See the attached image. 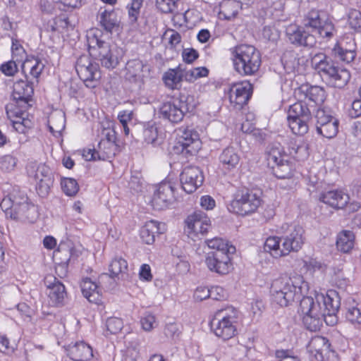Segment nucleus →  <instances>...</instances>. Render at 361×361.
<instances>
[{
  "instance_id": "obj_55",
  "label": "nucleus",
  "mask_w": 361,
  "mask_h": 361,
  "mask_svg": "<svg viewBox=\"0 0 361 361\" xmlns=\"http://www.w3.org/2000/svg\"><path fill=\"white\" fill-rule=\"evenodd\" d=\"M106 326L107 331L116 334L123 329V322L121 318L113 317L107 319Z\"/></svg>"
},
{
  "instance_id": "obj_5",
  "label": "nucleus",
  "mask_w": 361,
  "mask_h": 361,
  "mask_svg": "<svg viewBox=\"0 0 361 361\" xmlns=\"http://www.w3.org/2000/svg\"><path fill=\"white\" fill-rule=\"evenodd\" d=\"M260 197L247 188L238 189L233 195V199L228 205L229 212L246 216L255 212L260 206Z\"/></svg>"
},
{
  "instance_id": "obj_23",
  "label": "nucleus",
  "mask_w": 361,
  "mask_h": 361,
  "mask_svg": "<svg viewBox=\"0 0 361 361\" xmlns=\"http://www.w3.org/2000/svg\"><path fill=\"white\" fill-rule=\"evenodd\" d=\"M178 145L182 147V152L195 153L200 147L198 133L192 128H180L178 130Z\"/></svg>"
},
{
  "instance_id": "obj_12",
  "label": "nucleus",
  "mask_w": 361,
  "mask_h": 361,
  "mask_svg": "<svg viewBox=\"0 0 361 361\" xmlns=\"http://www.w3.org/2000/svg\"><path fill=\"white\" fill-rule=\"evenodd\" d=\"M75 71L87 87H96L101 78L98 64L93 62L88 55H82L77 59Z\"/></svg>"
},
{
  "instance_id": "obj_37",
  "label": "nucleus",
  "mask_w": 361,
  "mask_h": 361,
  "mask_svg": "<svg viewBox=\"0 0 361 361\" xmlns=\"http://www.w3.org/2000/svg\"><path fill=\"white\" fill-rule=\"evenodd\" d=\"M350 79V73L347 69L336 66L326 81L331 86L343 88L348 84Z\"/></svg>"
},
{
  "instance_id": "obj_27",
  "label": "nucleus",
  "mask_w": 361,
  "mask_h": 361,
  "mask_svg": "<svg viewBox=\"0 0 361 361\" xmlns=\"http://www.w3.org/2000/svg\"><path fill=\"white\" fill-rule=\"evenodd\" d=\"M311 64L321 77L326 80L336 67L334 63L324 53L315 54L311 59Z\"/></svg>"
},
{
  "instance_id": "obj_17",
  "label": "nucleus",
  "mask_w": 361,
  "mask_h": 361,
  "mask_svg": "<svg viewBox=\"0 0 361 361\" xmlns=\"http://www.w3.org/2000/svg\"><path fill=\"white\" fill-rule=\"evenodd\" d=\"M180 180L183 190L187 193H192L202 185L204 176L199 167L188 166L180 174Z\"/></svg>"
},
{
  "instance_id": "obj_48",
  "label": "nucleus",
  "mask_w": 361,
  "mask_h": 361,
  "mask_svg": "<svg viewBox=\"0 0 361 361\" xmlns=\"http://www.w3.org/2000/svg\"><path fill=\"white\" fill-rule=\"evenodd\" d=\"M51 30L53 31L63 32L69 30H73L74 26L71 23L68 18L66 15L63 14L56 16L54 19L53 24L51 25Z\"/></svg>"
},
{
  "instance_id": "obj_35",
  "label": "nucleus",
  "mask_w": 361,
  "mask_h": 361,
  "mask_svg": "<svg viewBox=\"0 0 361 361\" xmlns=\"http://www.w3.org/2000/svg\"><path fill=\"white\" fill-rule=\"evenodd\" d=\"M81 290L83 296L89 302L97 304L101 301V293L98 286L90 279H83L81 283Z\"/></svg>"
},
{
  "instance_id": "obj_52",
  "label": "nucleus",
  "mask_w": 361,
  "mask_h": 361,
  "mask_svg": "<svg viewBox=\"0 0 361 361\" xmlns=\"http://www.w3.org/2000/svg\"><path fill=\"white\" fill-rule=\"evenodd\" d=\"M348 23L350 28L355 32H361V12L356 9H351L348 13Z\"/></svg>"
},
{
  "instance_id": "obj_43",
  "label": "nucleus",
  "mask_w": 361,
  "mask_h": 361,
  "mask_svg": "<svg viewBox=\"0 0 361 361\" xmlns=\"http://www.w3.org/2000/svg\"><path fill=\"white\" fill-rule=\"evenodd\" d=\"M44 68V64L38 59L32 57L27 59L23 66V70L29 73L34 78H38Z\"/></svg>"
},
{
  "instance_id": "obj_2",
  "label": "nucleus",
  "mask_w": 361,
  "mask_h": 361,
  "mask_svg": "<svg viewBox=\"0 0 361 361\" xmlns=\"http://www.w3.org/2000/svg\"><path fill=\"white\" fill-rule=\"evenodd\" d=\"M233 67L241 75H253L261 66V54L252 45L241 44L230 49Z\"/></svg>"
},
{
  "instance_id": "obj_32",
  "label": "nucleus",
  "mask_w": 361,
  "mask_h": 361,
  "mask_svg": "<svg viewBox=\"0 0 361 361\" xmlns=\"http://www.w3.org/2000/svg\"><path fill=\"white\" fill-rule=\"evenodd\" d=\"M164 229V224L151 220L146 222L142 227L140 230V238L146 244L152 245L155 240L156 235L162 233Z\"/></svg>"
},
{
  "instance_id": "obj_22",
  "label": "nucleus",
  "mask_w": 361,
  "mask_h": 361,
  "mask_svg": "<svg viewBox=\"0 0 361 361\" xmlns=\"http://www.w3.org/2000/svg\"><path fill=\"white\" fill-rule=\"evenodd\" d=\"M44 284L47 288L49 305L51 306L63 305L67 295L63 284L53 276H46Z\"/></svg>"
},
{
  "instance_id": "obj_44",
  "label": "nucleus",
  "mask_w": 361,
  "mask_h": 361,
  "mask_svg": "<svg viewBox=\"0 0 361 361\" xmlns=\"http://www.w3.org/2000/svg\"><path fill=\"white\" fill-rule=\"evenodd\" d=\"M183 74L181 69L178 67L176 69H170L163 75V80L169 88L175 89L182 80Z\"/></svg>"
},
{
  "instance_id": "obj_50",
  "label": "nucleus",
  "mask_w": 361,
  "mask_h": 361,
  "mask_svg": "<svg viewBox=\"0 0 361 361\" xmlns=\"http://www.w3.org/2000/svg\"><path fill=\"white\" fill-rule=\"evenodd\" d=\"M61 185L63 191L68 196L75 195L79 190L78 184L74 178H63L61 180Z\"/></svg>"
},
{
  "instance_id": "obj_28",
  "label": "nucleus",
  "mask_w": 361,
  "mask_h": 361,
  "mask_svg": "<svg viewBox=\"0 0 361 361\" xmlns=\"http://www.w3.org/2000/svg\"><path fill=\"white\" fill-rule=\"evenodd\" d=\"M188 228L195 233H207L211 227L209 219L202 212H195L186 219Z\"/></svg>"
},
{
  "instance_id": "obj_7",
  "label": "nucleus",
  "mask_w": 361,
  "mask_h": 361,
  "mask_svg": "<svg viewBox=\"0 0 361 361\" xmlns=\"http://www.w3.org/2000/svg\"><path fill=\"white\" fill-rule=\"evenodd\" d=\"M302 24L306 29H310L312 34L316 32L322 38L332 37L335 30L332 21L326 13L316 9H312L305 15Z\"/></svg>"
},
{
  "instance_id": "obj_15",
  "label": "nucleus",
  "mask_w": 361,
  "mask_h": 361,
  "mask_svg": "<svg viewBox=\"0 0 361 361\" xmlns=\"http://www.w3.org/2000/svg\"><path fill=\"white\" fill-rule=\"evenodd\" d=\"M286 36L290 44L297 47H313L317 43L314 34L307 31L304 26L296 24L286 27Z\"/></svg>"
},
{
  "instance_id": "obj_29",
  "label": "nucleus",
  "mask_w": 361,
  "mask_h": 361,
  "mask_svg": "<svg viewBox=\"0 0 361 361\" xmlns=\"http://www.w3.org/2000/svg\"><path fill=\"white\" fill-rule=\"evenodd\" d=\"M97 20L106 32L110 33L112 32L115 27L119 26L120 23L115 11H109L105 8H99L97 16Z\"/></svg>"
},
{
  "instance_id": "obj_31",
  "label": "nucleus",
  "mask_w": 361,
  "mask_h": 361,
  "mask_svg": "<svg viewBox=\"0 0 361 361\" xmlns=\"http://www.w3.org/2000/svg\"><path fill=\"white\" fill-rule=\"evenodd\" d=\"M219 160L222 169L230 171L238 168L240 156L234 147H228L220 154Z\"/></svg>"
},
{
  "instance_id": "obj_40",
  "label": "nucleus",
  "mask_w": 361,
  "mask_h": 361,
  "mask_svg": "<svg viewBox=\"0 0 361 361\" xmlns=\"http://www.w3.org/2000/svg\"><path fill=\"white\" fill-rule=\"evenodd\" d=\"M355 236L352 231H344L340 233L337 237V249L343 252H348L354 245Z\"/></svg>"
},
{
  "instance_id": "obj_46",
  "label": "nucleus",
  "mask_w": 361,
  "mask_h": 361,
  "mask_svg": "<svg viewBox=\"0 0 361 361\" xmlns=\"http://www.w3.org/2000/svg\"><path fill=\"white\" fill-rule=\"evenodd\" d=\"M339 122L338 119H331L329 123L317 127V131L323 137L331 139L334 137L338 132Z\"/></svg>"
},
{
  "instance_id": "obj_63",
  "label": "nucleus",
  "mask_w": 361,
  "mask_h": 361,
  "mask_svg": "<svg viewBox=\"0 0 361 361\" xmlns=\"http://www.w3.org/2000/svg\"><path fill=\"white\" fill-rule=\"evenodd\" d=\"M209 290L210 298L215 300H221L225 298V291L223 288L220 286L212 287Z\"/></svg>"
},
{
  "instance_id": "obj_53",
  "label": "nucleus",
  "mask_w": 361,
  "mask_h": 361,
  "mask_svg": "<svg viewBox=\"0 0 361 361\" xmlns=\"http://www.w3.org/2000/svg\"><path fill=\"white\" fill-rule=\"evenodd\" d=\"M140 324L145 331H150L157 325L155 316L149 312H145L141 317Z\"/></svg>"
},
{
  "instance_id": "obj_16",
  "label": "nucleus",
  "mask_w": 361,
  "mask_h": 361,
  "mask_svg": "<svg viewBox=\"0 0 361 361\" xmlns=\"http://www.w3.org/2000/svg\"><path fill=\"white\" fill-rule=\"evenodd\" d=\"M307 348L317 361L336 360V353L331 349V344L325 337L317 336L312 338Z\"/></svg>"
},
{
  "instance_id": "obj_1",
  "label": "nucleus",
  "mask_w": 361,
  "mask_h": 361,
  "mask_svg": "<svg viewBox=\"0 0 361 361\" xmlns=\"http://www.w3.org/2000/svg\"><path fill=\"white\" fill-rule=\"evenodd\" d=\"M308 285L303 277L294 274L274 279L271 285V299L280 307H288L298 302L307 293Z\"/></svg>"
},
{
  "instance_id": "obj_8",
  "label": "nucleus",
  "mask_w": 361,
  "mask_h": 361,
  "mask_svg": "<svg viewBox=\"0 0 361 361\" xmlns=\"http://www.w3.org/2000/svg\"><path fill=\"white\" fill-rule=\"evenodd\" d=\"M299 310L303 314L302 322L307 329L317 331L324 321V313H322L321 305L315 302L312 297H303L300 300Z\"/></svg>"
},
{
  "instance_id": "obj_24",
  "label": "nucleus",
  "mask_w": 361,
  "mask_h": 361,
  "mask_svg": "<svg viewBox=\"0 0 361 361\" xmlns=\"http://www.w3.org/2000/svg\"><path fill=\"white\" fill-rule=\"evenodd\" d=\"M319 200L336 209H342L348 204L350 196L342 190H330L320 193Z\"/></svg>"
},
{
  "instance_id": "obj_47",
  "label": "nucleus",
  "mask_w": 361,
  "mask_h": 361,
  "mask_svg": "<svg viewBox=\"0 0 361 361\" xmlns=\"http://www.w3.org/2000/svg\"><path fill=\"white\" fill-rule=\"evenodd\" d=\"M128 269L127 261L121 257H116L109 264V271L111 277L118 276L126 272Z\"/></svg>"
},
{
  "instance_id": "obj_11",
  "label": "nucleus",
  "mask_w": 361,
  "mask_h": 361,
  "mask_svg": "<svg viewBox=\"0 0 361 361\" xmlns=\"http://www.w3.org/2000/svg\"><path fill=\"white\" fill-rule=\"evenodd\" d=\"M282 234V247L285 256L291 252H298L304 244V229L298 224H283L279 229Z\"/></svg>"
},
{
  "instance_id": "obj_34",
  "label": "nucleus",
  "mask_w": 361,
  "mask_h": 361,
  "mask_svg": "<svg viewBox=\"0 0 361 361\" xmlns=\"http://www.w3.org/2000/svg\"><path fill=\"white\" fill-rule=\"evenodd\" d=\"M142 61L140 59H133L126 64V78L132 82H142L144 78V68Z\"/></svg>"
},
{
  "instance_id": "obj_57",
  "label": "nucleus",
  "mask_w": 361,
  "mask_h": 361,
  "mask_svg": "<svg viewBox=\"0 0 361 361\" xmlns=\"http://www.w3.org/2000/svg\"><path fill=\"white\" fill-rule=\"evenodd\" d=\"M315 118L317 120L316 128L323 126L331 121V119H337L336 118L326 113L324 109H317L315 113Z\"/></svg>"
},
{
  "instance_id": "obj_25",
  "label": "nucleus",
  "mask_w": 361,
  "mask_h": 361,
  "mask_svg": "<svg viewBox=\"0 0 361 361\" xmlns=\"http://www.w3.org/2000/svg\"><path fill=\"white\" fill-rule=\"evenodd\" d=\"M6 216L11 219L23 221L33 222L37 217V210L34 204H25L11 207L8 211H4Z\"/></svg>"
},
{
  "instance_id": "obj_62",
  "label": "nucleus",
  "mask_w": 361,
  "mask_h": 361,
  "mask_svg": "<svg viewBox=\"0 0 361 361\" xmlns=\"http://www.w3.org/2000/svg\"><path fill=\"white\" fill-rule=\"evenodd\" d=\"M198 56L197 51L194 49H185L182 53L183 59L187 63H192Z\"/></svg>"
},
{
  "instance_id": "obj_21",
  "label": "nucleus",
  "mask_w": 361,
  "mask_h": 361,
  "mask_svg": "<svg viewBox=\"0 0 361 361\" xmlns=\"http://www.w3.org/2000/svg\"><path fill=\"white\" fill-rule=\"evenodd\" d=\"M33 94V86L29 82L20 80L13 84L12 97L16 102L15 105L19 106L22 109L20 111L25 110L30 106L29 102ZM20 114H23V112Z\"/></svg>"
},
{
  "instance_id": "obj_59",
  "label": "nucleus",
  "mask_w": 361,
  "mask_h": 361,
  "mask_svg": "<svg viewBox=\"0 0 361 361\" xmlns=\"http://www.w3.org/2000/svg\"><path fill=\"white\" fill-rule=\"evenodd\" d=\"M164 37L169 38V44L171 48H175L180 42V35L174 30H168L164 33Z\"/></svg>"
},
{
  "instance_id": "obj_42",
  "label": "nucleus",
  "mask_w": 361,
  "mask_h": 361,
  "mask_svg": "<svg viewBox=\"0 0 361 361\" xmlns=\"http://www.w3.org/2000/svg\"><path fill=\"white\" fill-rule=\"evenodd\" d=\"M281 241V238L279 237H268L264 244V250L269 252L275 258L285 256V254L283 252V247L281 248L280 247Z\"/></svg>"
},
{
  "instance_id": "obj_36",
  "label": "nucleus",
  "mask_w": 361,
  "mask_h": 361,
  "mask_svg": "<svg viewBox=\"0 0 361 361\" xmlns=\"http://www.w3.org/2000/svg\"><path fill=\"white\" fill-rule=\"evenodd\" d=\"M266 158L269 166L271 168L277 164L281 160L288 158L280 143H272L267 148Z\"/></svg>"
},
{
  "instance_id": "obj_45",
  "label": "nucleus",
  "mask_w": 361,
  "mask_h": 361,
  "mask_svg": "<svg viewBox=\"0 0 361 361\" xmlns=\"http://www.w3.org/2000/svg\"><path fill=\"white\" fill-rule=\"evenodd\" d=\"M142 4L143 0H131V1L127 4L128 19L130 25H135L137 22Z\"/></svg>"
},
{
  "instance_id": "obj_56",
  "label": "nucleus",
  "mask_w": 361,
  "mask_h": 361,
  "mask_svg": "<svg viewBox=\"0 0 361 361\" xmlns=\"http://www.w3.org/2000/svg\"><path fill=\"white\" fill-rule=\"evenodd\" d=\"M346 319L351 324H361V311L356 307H352L347 309L345 312Z\"/></svg>"
},
{
  "instance_id": "obj_19",
  "label": "nucleus",
  "mask_w": 361,
  "mask_h": 361,
  "mask_svg": "<svg viewBox=\"0 0 361 361\" xmlns=\"http://www.w3.org/2000/svg\"><path fill=\"white\" fill-rule=\"evenodd\" d=\"M174 200V186L171 182L163 181L154 193L152 204L155 209L168 208Z\"/></svg>"
},
{
  "instance_id": "obj_13",
  "label": "nucleus",
  "mask_w": 361,
  "mask_h": 361,
  "mask_svg": "<svg viewBox=\"0 0 361 361\" xmlns=\"http://www.w3.org/2000/svg\"><path fill=\"white\" fill-rule=\"evenodd\" d=\"M315 302L321 305L322 313H324V322L329 326H334L338 322L337 312L340 307L339 298L334 291H331L326 295L323 294L317 295Z\"/></svg>"
},
{
  "instance_id": "obj_64",
  "label": "nucleus",
  "mask_w": 361,
  "mask_h": 361,
  "mask_svg": "<svg viewBox=\"0 0 361 361\" xmlns=\"http://www.w3.org/2000/svg\"><path fill=\"white\" fill-rule=\"evenodd\" d=\"M352 108L349 111V115L352 118H357L361 116V99H355L351 105Z\"/></svg>"
},
{
  "instance_id": "obj_20",
  "label": "nucleus",
  "mask_w": 361,
  "mask_h": 361,
  "mask_svg": "<svg viewBox=\"0 0 361 361\" xmlns=\"http://www.w3.org/2000/svg\"><path fill=\"white\" fill-rule=\"evenodd\" d=\"M251 95L252 85L248 82L233 84L228 90L230 103L238 110L241 109L247 103Z\"/></svg>"
},
{
  "instance_id": "obj_14",
  "label": "nucleus",
  "mask_w": 361,
  "mask_h": 361,
  "mask_svg": "<svg viewBox=\"0 0 361 361\" xmlns=\"http://www.w3.org/2000/svg\"><path fill=\"white\" fill-rule=\"evenodd\" d=\"M298 102H304L308 106H312V114L321 106L326 99V91L323 87L308 84L302 85L298 90Z\"/></svg>"
},
{
  "instance_id": "obj_9",
  "label": "nucleus",
  "mask_w": 361,
  "mask_h": 361,
  "mask_svg": "<svg viewBox=\"0 0 361 361\" xmlns=\"http://www.w3.org/2000/svg\"><path fill=\"white\" fill-rule=\"evenodd\" d=\"M27 175L36 180V190L41 197L49 194L54 183V176L50 168L44 164L30 161L26 166Z\"/></svg>"
},
{
  "instance_id": "obj_49",
  "label": "nucleus",
  "mask_w": 361,
  "mask_h": 361,
  "mask_svg": "<svg viewBox=\"0 0 361 361\" xmlns=\"http://www.w3.org/2000/svg\"><path fill=\"white\" fill-rule=\"evenodd\" d=\"M180 0H156V6L164 13L177 12Z\"/></svg>"
},
{
  "instance_id": "obj_39",
  "label": "nucleus",
  "mask_w": 361,
  "mask_h": 361,
  "mask_svg": "<svg viewBox=\"0 0 361 361\" xmlns=\"http://www.w3.org/2000/svg\"><path fill=\"white\" fill-rule=\"evenodd\" d=\"M205 243L209 248L215 250L214 252H221L227 255L233 254L235 252V247L221 238L208 239L205 241Z\"/></svg>"
},
{
  "instance_id": "obj_60",
  "label": "nucleus",
  "mask_w": 361,
  "mask_h": 361,
  "mask_svg": "<svg viewBox=\"0 0 361 361\" xmlns=\"http://www.w3.org/2000/svg\"><path fill=\"white\" fill-rule=\"evenodd\" d=\"M0 70L7 76H13L18 72V66L15 61H9L2 64Z\"/></svg>"
},
{
  "instance_id": "obj_61",
  "label": "nucleus",
  "mask_w": 361,
  "mask_h": 361,
  "mask_svg": "<svg viewBox=\"0 0 361 361\" xmlns=\"http://www.w3.org/2000/svg\"><path fill=\"white\" fill-rule=\"evenodd\" d=\"M116 133L111 128H104L101 132L100 141H109V142H116Z\"/></svg>"
},
{
  "instance_id": "obj_51",
  "label": "nucleus",
  "mask_w": 361,
  "mask_h": 361,
  "mask_svg": "<svg viewBox=\"0 0 361 361\" xmlns=\"http://www.w3.org/2000/svg\"><path fill=\"white\" fill-rule=\"evenodd\" d=\"M209 71L205 67H197L188 70L185 73V78L187 81L194 82L198 78L206 77Z\"/></svg>"
},
{
  "instance_id": "obj_4",
  "label": "nucleus",
  "mask_w": 361,
  "mask_h": 361,
  "mask_svg": "<svg viewBox=\"0 0 361 361\" xmlns=\"http://www.w3.org/2000/svg\"><path fill=\"white\" fill-rule=\"evenodd\" d=\"M238 311L233 307L218 310L209 322L213 333L224 341L233 338L237 331Z\"/></svg>"
},
{
  "instance_id": "obj_41",
  "label": "nucleus",
  "mask_w": 361,
  "mask_h": 361,
  "mask_svg": "<svg viewBox=\"0 0 361 361\" xmlns=\"http://www.w3.org/2000/svg\"><path fill=\"white\" fill-rule=\"evenodd\" d=\"M273 173L280 179L290 178L293 176V166L288 161V158L280 161L277 164L271 167Z\"/></svg>"
},
{
  "instance_id": "obj_18",
  "label": "nucleus",
  "mask_w": 361,
  "mask_h": 361,
  "mask_svg": "<svg viewBox=\"0 0 361 361\" xmlns=\"http://www.w3.org/2000/svg\"><path fill=\"white\" fill-rule=\"evenodd\" d=\"M204 262L209 271L220 275L228 274L232 267L229 255L221 252H208Z\"/></svg>"
},
{
  "instance_id": "obj_33",
  "label": "nucleus",
  "mask_w": 361,
  "mask_h": 361,
  "mask_svg": "<svg viewBox=\"0 0 361 361\" xmlns=\"http://www.w3.org/2000/svg\"><path fill=\"white\" fill-rule=\"evenodd\" d=\"M68 352L70 357L75 361H87L93 356L92 348L83 341L69 345Z\"/></svg>"
},
{
  "instance_id": "obj_10",
  "label": "nucleus",
  "mask_w": 361,
  "mask_h": 361,
  "mask_svg": "<svg viewBox=\"0 0 361 361\" xmlns=\"http://www.w3.org/2000/svg\"><path fill=\"white\" fill-rule=\"evenodd\" d=\"M188 99L182 97L163 102L159 109V117L172 123L180 122L185 114L192 109V106L188 103Z\"/></svg>"
},
{
  "instance_id": "obj_30",
  "label": "nucleus",
  "mask_w": 361,
  "mask_h": 361,
  "mask_svg": "<svg viewBox=\"0 0 361 361\" xmlns=\"http://www.w3.org/2000/svg\"><path fill=\"white\" fill-rule=\"evenodd\" d=\"M25 204H31L29 202L26 194L18 188H14L8 195L3 198L0 207L3 211H8L11 207Z\"/></svg>"
},
{
  "instance_id": "obj_38",
  "label": "nucleus",
  "mask_w": 361,
  "mask_h": 361,
  "mask_svg": "<svg viewBox=\"0 0 361 361\" xmlns=\"http://www.w3.org/2000/svg\"><path fill=\"white\" fill-rule=\"evenodd\" d=\"M118 151L116 142L109 141H99L97 145L99 160H107L113 158Z\"/></svg>"
},
{
  "instance_id": "obj_54",
  "label": "nucleus",
  "mask_w": 361,
  "mask_h": 361,
  "mask_svg": "<svg viewBox=\"0 0 361 361\" xmlns=\"http://www.w3.org/2000/svg\"><path fill=\"white\" fill-rule=\"evenodd\" d=\"M237 3L233 0H228L221 5V13H223L226 18H231L236 15Z\"/></svg>"
},
{
  "instance_id": "obj_58",
  "label": "nucleus",
  "mask_w": 361,
  "mask_h": 361,
  "mask_svg": "<svg viewBox=\"0 0 361 361\" xmlns=\"http://www.w3.org/2000/svg\"><path fill=\"white\" fill-rule=\"evenodd\" d=\"M16 165V159L12 155L8 154L2 157L0 160L1 170L9 172L14 169Z\"/></svg>"
},
{
  "instance_id": "obj_6",
  "label": "nucleus",
  "mask_w": 361,
  "mask_h": 361,
  "mask_svg": "<svg viewBox=\"0 0 361 361\" xmlns=\"http://www.w3.org/2000/svg\"><path fill=\"white\" fill-rule=\"evenodd\" d=\"M304 102H297L289 106L287 120L291 131L298 135L308 132V122L312 118V108Z\"/></svg>"
},
{
  "instance_id": "obj_3",
  "label": "nucleus",
  "mask_w": 361,
  "mask_h": 361,
  "mask_svg": "<svg viewBox=\"0 0 361 361\" xmlns=\"http://www.w3.org/2000/svg\"><path fill=\"white\" fill-rule=\"evenodd\" d=\"M88 44L90 54L94 56L101 62L102 66L107 69L115 68L124 56L122 48L110 45L96 35L88 37Z\"/></svg>"
},
{
  "instance_id": "obj_26",
  "label": "nucleus",
  "mask_w": 361,
  "mask_h": 361,
  "mask_svg": "<svg viewBox=\"0 0 361 361\" xmlns=\"http://www.w3.org/2000/svg\"><path fill=\"white\" fill-rule=\"evenodd\" d=\"M356 44L354 39H343L338 42L333 49L336 57L346 63L354 60L356 56Z\"/></svg>"
}]
</instances>
